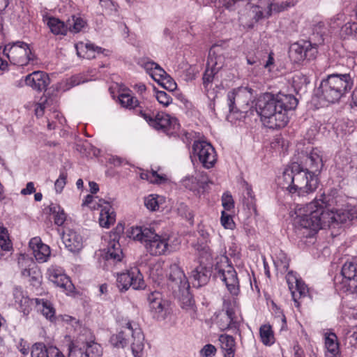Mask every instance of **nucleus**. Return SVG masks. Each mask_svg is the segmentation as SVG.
I'll return each instance as SVG.
<instances>
[{
    "instance_id": "1",
    "label": "nucleus",
    "mask_w": 357,
    "mask_h": 357,
    "mask_svg": "<svg viewBox=\"0 0 357 357\" xmlns=\"http://www.w3.org/2000/svg\"><path fill=\"white\" fill-rule=\"evenodd\" d=\"M323 166L321 151L314 149L305 155L302 164L292 162L288 165L278 178V183L290 193L305 197L317 188L318 175Z\"/></svg>"
},
{
    "instance_id": "2",
    "label": "nucleus",
    "mask_w": 357,
    "mask_h": 357,
    "mask_svg": "<svg viewBox=\"0 0 357 357\" xmlns=\"http://www.w3.org/2000/svg\"><path fill=\"white\" fill-rule=\"evenodd\" d=\"M327 197L323 194L321 198L315 199L304 207L297 208L294 218L296 229L309 231L306 234L308 236L311 232H317L321 229L330 227L333 223L346 221L347 215L327 208Z\"/></svg>"
},
{
    "instance_id": "3",
    "label": "nucleus",
    "mask_w": 357,
    "mask_h": 357,
    "mask_svg": "<svg viewBox=\"0 0 357 357\" xmlns=\"http://www.w3.org/2000/svg\"><path fill=\"white\" fill-rule=\"evenodd\" d=\"M298 102L291 94L266 93L258 98L256 111L265 126L271 129L280 128L287 124V112L296 109Z\"/></svg>"
},
{
    "instance_id": "4",
    "label": "nucleus",
    "mask_w": 357,
    "mask_h": 357,
    "mask_svg": "<svg viewBox=\"0 0 357 357\" xmlns=\"http://www.w3.org/2000/svg\"><path fill=\"white\" fill-rule=\"evenodd\" d=\"M354 81L349 73L332 74L321 83L324 98L328 102H337L353 86Z\"/></svg>"
},
{
    "instance_id": "5",
    "label": "nucleus",
    "mask_w": 357,
    "mask_h": 357,
    "mask_svg": "<svg viewBox=\"0 0 357 357\" xmlns=\"http://www.w3.org/2000/svg\"><path fill=\"white\" fill-rule=\"evenodd\" d=\"M137 112L143 117L146 121L153 128L162 130L168 135L172 134L179 128V124L176 118L171 117L164 112H158L157 114L150 111L137 109Z\"/></svg>"
},
{
    "instance_id": "6",
    "label": "nucleus",
    "mask_w": 357,
    "mask_h": 357,
    "mask_svg": "<svg viewBox=\"0 0 357 357\" xmlns=\"http://www.w3.org/2000/svg\"><path fill=\"white\" fill-rule=\"evenodd\" d=\"M222 66V56H217L210 52L207 60L206 68L202 77L204 91L209 98H214L216 96V91L213 87V82Z\"/></svg>"
},
{
    "instance_id": "7",
    "label": "nucleus",
    "mask_w": 357,
    "mask_h": 357,
    "mask_svg": "<svg viewBox=\"0 0 357 357\" xmlns=\"http://www.w3.org/2000/svg\"><path fill=\"white\" fill-rule=\"evenodd\" d=\"M3 54L10 63L21 66L26 65L29 61L34 59V55L29 45L22 41H17L13 44L5 45Z\"/></svg>"
},
{
    "instance_id": "8",
    "label": "nucleus",
    "mask_w": 357,
    "mask_h": 357,
    "mask_svg": "<svg viewBox=\"0 0 357 357\" xmlns=\"http://www.w3.org/2000/svg\"><path fill=\"white\" fill-rule=\"evenodd\" d=\"M144 246L146 250L153 256L164 255L172 252V246L169 244V236L159 235L153 230L147 237Z\"/></svg>"
},
{
    "instance_id": "9",
    "label": "nucleus",
    "mask_w": 357,
    "mask_h": 357,
    "mask_svg": "<svg viewBox=\"0 0 357 357\" xmlns=\"http://www.w3.org/2000/svg\"><path fill=\"white\" fill-rule=\"evenodd\" d=\"M317 53V45H312L311 42L307 40H301L292 44L289 51V57L295 63L305 59L312 60L316 58Z\"/></svg>"
},
{
    "instance_id": "10",
    "label": "nucleus",
    "mask_w": 357,
    "mask_h": 357,
    "mask_svg": "<svg viewBox=\"0 0 357 357\" xmlns=\"http://www.w3.org/2000/svg\"><path fill=\"white\" fill-rule=\"evenodd\" d=\"M117 286L121 290H128L130 287L134 289H143L145 287L143 276L137 267L118 274Z\"/></svg>"
},
{
    "instance_id": "11",
    "label": "nucleus",
    "mask_w": 357,
    "mask_h": 357,
    "mask_svg": "<svg viewBox=\"0 0 357 357\" xmlns=\"http://www.w3.org/2000/svg\"><path fill=\"white\" fill-rule=\"evenodd\" d=\"M193 150L199 162L206 169L212 168L217 161V154L213 146L205 141L195 142Z\"/></svg>"
},
{
    "instance_id": "12",
    "label": "nucleus",
    "mask_w": 357,
    "mask_h": 357,
    "mask_svg": "<svg viewBox=\"0 0 357 357\" xmlns=\"http://www.w3.org/2000/svg\"><path fill=\"white\" fill-rule=\"evenodd\" d=\"M47 275L50 282L56 287L61 288L67 294L74 291L75 287L73 284L61 267L50 266L47 269Z\"/></svg>"
},
{
    "instance_id": "13",
    "label": "nucleus",
    "mask_w": 357,
    "mask_h": 357,
    "mask_svg": "<svg viewBox=\"0 0 357 357\" xmlns=\"http://www.w3.org/2000/svg\"><path fill=\"white\" fill-rule=\"evenodd\" d=\"M216 277L220 278L226 285L227 290L234 296L239 293V281L237 273L231 265L227 264L225 268H219Z\"/></svg>"
},
{
    "instance_id": "14",
    "label": "nucleus",
    "mask_w": 357,
    "mask_h": 357,
    "mask_svg": "<svg viewBox=\"0 0 357 357\" xmlns=\"http://www.w3.org/2000/svg\"><path fill=\"white\" fill-rule=\"evenodd\" d=\"M342 275L344 291L357 293V263L345 262L342 268Z\"/></svg>"
},
{
    "instance_id": "15",
    "label": "nucleus",
    "mask_w": 357,
    "mask_h": 357,
    "mask_svg": "<svg viewBox=\"0 0 357 357\" xmlns=\"http://www.w3.org/2000/svg\"><path fill=\"white\" fill-rule=\"evenodd\" d=\"M21 82L32 89L41 92L47 89L50 80L46 73L38 70L27 75Z\"/></svg>"
},
{
    "instance_id": "16",
    "label": "nucleus",
    "mask_w": 357,
    "mask_h": 357,
    "mask_svg": "<svg viewBox=\"0 0 357 357\" xmlns=\"http://www.w3.org/2000/svg\"><path fill=\"white\" fill-rule=\"evenodd\" d=\"M251 98L252 89L248 87H239L229 92L227 100L229 110L233 111L236 104L240 107L248 105Z\"/></svg>"
},
{
    "instance_id": "17",
    "label": "nucleus",
    "mask_w": 357,
    "mask_h": 357,
    "mask_svg": "<svg viewBox=\"0 0 357 357\" xmlns=\"http://www.w3.org/2000/svg\"><path fill=\"white\" fill-rule=\"evenodd\" d=\"M29 247L38 262H46L49 259L51 254L50 248L43 243L39 237L32 238L29 241Z\"/></svg>"
},
{
    "instance_id": "18",
    "label": "nucleus",
    "mask_w": 357,
    "mask_h": 357,
    "mask_svg": "<svg viewBox=\"0 0 357 357\" xmlns=\"http://www.w3.org/2000/svg\"><path fill=\"white\" fill-rule=\"evenodd\" d=\"M98 206L101 208L99 223L102 227L109 228L116 221V213L108 202L99 199Z\"/></svg>"
},
{
    "instance_id": "19",
    "label": "nucleus",
    "mask_w": 357,
    "mask_h": 357,
    "mask_svg": "<svg viewBox=\"0 0 357 357\" xmlns=\"http://www.w3.org/2000/svg\"><path fill=\"white\" fill-rule=\"evenodd\" d=\"M126 328L131 333L132 337L136 341L132 344V351L135 357H142V351L144 349V335L141 329L136 324L134 326L130 321L126 323Z\"/></svg>"
},
{
    "instance_id": "20",
    "label": "nucleus",
    "mask_w": 357,
    "mask_h": 357,
    "mask_svg": "<svg viewBox=\"0 0 357 357\" xmlns=\"http://www.w3.org/2000/svg\"><path fill=\"white\" fill-rule=\"evenodd\" d=\"M66 248L72 252H77L82 248V238L75 231L67 229L62 236Z\"/></svg>"
},
{
    "instance_id": "21",
    "label": "nucleus",
    "mask_w": 357,
    "mask_h": 357,
    "mask_svg": "<svg viewBox=\"0 0 357 357\" xmlns=\"http://www.w3.org/2000/svg\"><path fill=\"white\" fill-rule=\"evenodd\" d=\"M169 270V278L177 285L179 291L189 289L190 284L183 270L176 264L171 265Z\"/></svg>"
},
{
    "instance_id": "22",
    "label": "nucleus",
    "mask_w": 357,
    "mask_h": 357,
    "mask_svg": "<svg viewBox=\"0 0 357 357\" xmlns=\"http://www.w3.org/2000/svg\"><path fill=\"white\" fill-rule=\"evenodd\" d=\"M123 257V251L119 241H116L115 240L110 241L105 254L106 260L112 263H116L121 261Z\"/></svg>"
},
{
    "instance_id": "23",
    "label": "nucleus",
    "mask_w": 357,
    "mask_h": 357,
    "mask_svg": "<svg viewBox=\"0 0 357 357\" xmlns=\"http://www.w3.org/2000/svg\"><path fill=\"white\" fill-rule=\"evenodd\" d=\"M221 349L224 351L225 357H234L236 343L234 338L227 334H222L219 337Z\"/></svg>"
},
{
    "instance_id": "24",
    "label": "nucleus",
    "mask_w": 357,
    "mask_h": 357,
    "mask_svg": "<svg viewBox=\"0 0 357 357\" xmlns=\"http://www.w3.org/2000/svg\"><path fill=\"white\" fill-rule=\"evenodd\" d=\"M210 276V270L202 265L197 266L192 271V277L194 278L195 282H197V284L194 283L193 285L201 287L206 284L208 282Z\"/></svg>"
},
{
    "instance_id": "25",
    "label": "nucleus",
    "mask_w": 357,
    "mask_h": 357,
    "mask_svg": "<svg viewBox=\"0 0 357 357\" xmlns=\"http://www.w3.org/2000/svg\"><path fill=\"white\" fill-rule=\"evenodd\" d=\"M235 313L236 310L234 307H227L225 313L218 321L221 330L224 331L237 326Z\"/></svg>"
},
{
    "instance_id": "26",
    "label": "nucleus",
    "mask_w": 357,
    "mask_h": 357,
    "mask_svg": "<svg viewBox=\"0 0 357 357\" xmlns=\"http://www.w3.org/2000/svg\"><path fill=\"white\" fill-rule=\"evenodd\" d=\"M150 308L153 317L158 320L165 319L169 313V303L165 299L155 303Z\"/></svg>"
},
{
    "instance_id": "27",
    "label": "nucleus",
    "mask_w": 357,
    "mask_h": 357,
    "mask_svg": "<svg viewBox=\"0 0 357 357\" xmlns=\"http://www.w3.org/2000/svg\"><path fill=\"white\" fill-rule=\"evenodd\" d=\"M325 347L327 357H336L339 354L337 337L333 333L325 334Z\"/></svg>"
},
{
    "instance_id": "28",
    "label": "nucleus",
    "mask_w": 357,
    "mask_h": 357,
    "mask_svg": "<svg viewBox=\"0 0 357 357\" xmlns=\"http://www.w3.org/2000/svg\"><path fill=\"white\" fill-rule=\"evenodd\" d=\"M47 25L54 35L66 36L68 33V25L64 22L54 17L47 19Z\"/></svg>"
},
{
    "instance_id": "29",
    "label": "nucleus",
    "mask_w": 357,
    "mask_h": 357,
    "mask_svg": "<svg viewBox=\"0 0 357 357\" xmlns=\"http://www.w3.org/2000/svg\"><path fill=\"white\" fill-rule=\"evenodd\" d=\"M36 306L43 315L51 321L55 319V310L52 303L47 300L36 298Z\"/></svg>"
},
{
    "instance_id": "30",
    "label": "nucleus",
    "mask_w": 357,
    "mask_h": 357,
    "mask_svg": "<svg viewBox=\"0 0 357 357\" xmlns=\"http://www.w3.org/2000/svg\"><path fill=\"white\" fill-rule=\"evenodd\" d=\"M152 229L149 228H142V227H132L129 231V237L133 238L134 240L141 241L144 244L147 237L150 234Z\"/></svg>"
},
{
    "instance_id": "31",
    "label": "nucleus",
    "mask_w": 357,
    "mask_h": 357,
    "mask_svg": "<svg viewBox=\"0 0 357 357\" xmlns=\"http://www.w3.org/2000/svg\"><path fill=\"white\" fill-rule=\"evenodd\" d=\"M68 31L77 33H79L86 25V22L81 17L73 15L66 22Z\"/></svg>"
},
{
    "instance_id": "32",
    "label": "nucleus",
    "mask_w": 357,
    "mask_h": 357,
    "mask_svg": "<svg viewBox=\"0 0 357 357\" xmlns=\"http://www.w3.org/2000/svg\"><path fill=\"white\" fill-rule=\"evenodd\" d=\"M261 341L264 345H271L275 342L273 332L270 325H262L259 328Z\"/></svg>"
},
{
    "instance_id": "33",
    "label": "nucleus",
    "mask_w": 357,
    "mask_h": 357,
    "mask_svg": "<svg viewBox=\"0 0 357 357\" xmlns=\"http://www.w3.org/2000/svg\"><path fill=\"white\" fill-rule=\"evenodd\" d=\"M297 1L295 0H287L281 3H273L268 6V10L267 12L268 16L271 15V13L276 12L280 13L288 8L295 6Z\"/></svg>"
},
{
    "instance_id": "34",
    "label": "nucleus",
    "mask_w": 357,
    "mask_h": 357,
    "mask_svg": "<svg viewBox=\"0 0 357 357\" xmlns=\"http://www.w3.org/2000/svg\"><path fill=\"white\" fill-rule=\"evenodd\" d=\"M50 347H46L43 343H36L32 346L31 357H51Z\"/></svg>"
},
{
    "instance_id": "35",
    "label": "nucleus",
    "mask_w": 357,
    "mask_h": 357,
    "mask_svg": "<svg viewBox=\"0 0 357 357\" xmlns=\"http://www.w3.org/2000/svg\"><path fill=\"white\" fill-rule=\"evenodd\" d=\"M50 211L53 215L54 224L61 226L66 220V215L64 210L58 205L51 206Z\"/></svg>"
},
{
    "instance_id": "36",
    "label": "nucleus",
    "mask_w": 357,
    "mask_h": 357,
    "mask_svg": "<svg viewBox=\"0 0 357 357\" xmlns=\"http://www.w3.org/2000/svg\"><path fill=\"white\" fill-rule=\"evenodd\" d=\"M0 248L3 251H11L13 246L9 239L8 230L5 227H0Z\"/></svg>"
},
{
    "instance_id": "37",
    "label": "nucleus",
    "mask_w": 357,
    "mask_h": 357,
    "mask_svg": "<svg viewBox=\"0 0 357 357\" xmlns=\"http://www.w3.org/2000/svg\"><path fill=\"white\" fill-rule=\"evenodd\" d=\"M119 100L123 107L130 109L135 108L138 104V100L129 93L120 94Z\"/></svg>"
},
{
    "instance_id": "38",
    "label": "nucleus",
    "mask_w": 357,
    "mask_h": 357,
    "mask_svg": "<svg viewBox=\"0 0 357 357\" xmlns=\"http://www.w3.org/2000/svg\"><path fill=\"white\" fill-rule=\"evenodd\" d=\"M286 280L288 284L289 289L291 293L293 300L294 303H297V294L294 290V286L301 280L298 278L295 273L291 271L289 272L286 275Z\"/></svg>"
},
{
    "instance_id": "39",
    "label": "nucleus",
    "mask_w": 357,
    "mask_h": 357,
    "mask_svg": "<svg viewBox=\"0 0 357 357\" xmlns=\"http://www.w3.org/2000/svg\"><path fill=\"white\" fill-rule=\"evenodd\" d=\"M84 354H86L87 357H101L102 349L99 344L93 342L88 344L86 351H84Z\"/></svg>"
},
{
    "instance_id": "40",
    "label": "nucleus",
    "mask_w": 357,
    "mask_h": 357,
    "mask_svg": "<svg viewBox=\"0 0 357 357\" xmlns=\"http://www.w3.org/2000/svg\"><path fill=\"white\" fill-rule=\"evenodd\" d=\"M294 290L297 294V303H295L296 306H299L298 300L301 298L306 297L309 294V289L303 281L300 280L295 286Z\"/></svg>"
},
{
    "instance_id": "41",
    "label": "nucleus",
    "mask_w": 357,
    "mask_h": 357,
    "mask_svg": "<svg viewBox=\"0 0 357 357\" xmlns=\"http://www.w3.org/2000/svg\"><path fill=\"white\" fill-rule=\"evenodd\" d=\"M141 178L142 179L149 180L151 183H162L166 178L161 175H159L155 171L152 170L150 172L142 173Z\"/></svg>"
},
{
    "instance_id": "42",
    "label": "nucleus",
    "mask_w": 357,
    "mask_h": 357,
    "mask_svg": "<svg viewBox=\"0 0 357 357\" xmlns=\"http://www.w3.org/2000/svg\"><path fill=\"white\" fill-rule=\"evenodd\" d=\"M111 342L116 347H124L128 344L125 332L121 331L118 334L112 335Z\"/></svg>"
},
{
    "instance_id": "43",
    "label": "nucleus",
    "mask_w": 357,
    "mask_h": 357,
    "mask_svg": "<svg viewBox=\"0 0 357 357\" xmlns=\"http://www.w3.org/2000/svg\"><path fill=\"white\" fill-rule=\"evenodd\" d=\"M157 199V195H149L144 199V205L148 209L151 211H156L159 208V204Z\"/></svg>"
},
{
    "instance_id": "44",
    "label": "nucleus",
    "mask_w": 357,
    "mask_h": 357,
    "mask_svg": "<svg viewBox=\"0 0 357 357\" xmlns=\"http://www.w3.org/2000/svg\"><path fill=\"white\" fill-rule=\"evenodd\" d=\"M275 266L281 272L286 271L289 268V260L287 257L282 254L274 261Z\"/></svg>"
},
{
    "instance_id": "45",
    "label": "nucleus",
    "mask_w": 357,
    "mask_h": 357,
    "mask_svg": "<svg viewBox=\"0 0 357 357\" xmlns=\"http://www.w3.org/2000/svg\"><path fill=\"white\" fill-rule=\"evenodd\" d=\"M155 98L163 106H168L172 101V98L166 92L158 91L155 93Z\"/></svg>"
},
{
    "instance_id": "46",
    "label": "nucleus",
    "mask_w": 357,
    "mask_h": 357,
    "mask_svg": "<svg viewBox=\"0 0 357 357\" xmlns=\"http://www.w3.org/2000/svg\"><path fill=\"white\" fill-rule=\"evenodd\" d=\"M220 222L222 225L227 229H233L235 226L231 216L227 214L225 211H222Z\"/></svg>"
},
{
    "instance_id": "47",
    "label": "nucleus",
    "mask_w": 357,
    "mask_h": 357,
    "mask_svg": "<svg viewBox=\"0 0 357 357\" xmlns=\"http://www.w3.org/2000/svg\"><path fill=\"white\" fill-rule=\"evenodd\" d=\"M106 50L102 47L95 46L91 43V47L88 48V51L84 55V59H91L96 57V54H103Z\"/></svg>"
},
{
    "instance_id": "48",
    "label": "nucleus",
    "mask_w": 357,
    "mask_h": 357,
    "mask_svg": "<svg viewBox=\"0 0 357 357\" xmlns=\"http://www.w3.org/2000/svg\"><path fill=\"white\" fill-rule=\"evenodd\" d=\"M159 84L169 91H174L177 87L176 83L169 75H167Z\"/></svg>"
},
{
    "instance_id": "49",
    "label": "nucleus",
    "mask_w": 357,
    "mask_h": 357,
    "mask_svg": "<svg viewBox=\"0 0 357 357\" xmlns=\"http://www.w3.org/2000/svg\"><path fill=\"white\" fill-rule=\"evenodd\" d=\"M222 205L225 211H231L234 207L232 196L229 192H225L222 197Z\"/></svg>"
},
{
    "instance_id": "50",
    "label": "nucleus",
    "mask_w": 357,
    "mask_h": 357,
    "mask_svg": "<svg viewBox=\"0 0 357 357\" xmlns=\"http://www.w3.org/2000/svg\"><path fill=\"white\" fill-rule=\"evenodd\" d=\"M188 290L187 291H181L183 293H186V295H183L181 298V307L186 310L192 307L194 305V301L192 296L189 294Z\"/></svg>"
},
{
    "instance_id": "51",
    "label": "nucleus",
    "mask_w": 357,
    "mask_h": 357,
    "mask_svg": "<svg viewBox=\"0 0 357 357\" xmlns=\"http://www.w3.org/2000/svg\"><path fill=\"white\" fill-rule=\"evenodd\" d=\"M167 73L158 64V66L150 73V76L158 83L162 80Z\"/></svg>"
},
{
    "instance_id": "52",
    "label": "nucleus",
    "mask_w": 357,
    "mask_h": 357,
    "mask_svg": "<svg viewBox=\"0 0 357 357\" xmlns=\"http://www.w3.org/2000/svg\"><path fill=\"white\" fill-rule=\"evenodd\" d=\"M67 174L66 172H61L59 177L56 180L54 183V187L56 192L60 193L62 192L66 184Z\"/></svg>"
},
{
    "instance_id": "53",
    "label": "nucleus",
    "mask_w": 357,
    "mask_h": 357,
    "mask_svg": "<svg viewBox=\"0 0 357 357\" xmlns=\"http://www.w3.org/2000/svg\"><path fill=\"white\" fill-rule=\"evenodd\" d=\"M88 82L86 79H85L82 75H76L72 76L69 79H68V89L79 85L80 84H83Z\"/></svg>"
},
{
    "instance_id": "54",
    "label": "nucleus",
    "mask_w": 357,
    "mask_h": 357,
    "mask_svg": "<svg viewBox=\"0 0 357 357\" xmlns=\"http://www.w3.org/2000/svg\"><path fill=\"white\" fill-rule=\"evenodd\" d=\"M216 348L211 344H206L200 351V354L204 357H213L216 353Z\"/></svg>"
},
{
    "instance_id": "55",
    "label": "nucleus",
    "mask_w": 357,
    "mask_h": 357,
    "mask_svg": "<svg viewBox=\"0 0 357 357\" xmlns=\"http://www.w3.org/2000/svg\"><path fill=\"white\" fill-rule=\"evenodd\" d=\"M91 47V43H84L79 42L75 45V49L78 56L84 58V54L88 51V48Z\"/></svg>"
},
{
    "instance_id": "56",
    "label": "nucleus",
    "mask_w": 357,
    "mask_h": 357,
    "mask_svg": "<svg viewBox=\"0 0 357 357\" xmlns=\"http://www.w3.org/2000/svg\"><path fill=\"white\" fill-rule=\"evenodd\" d=\"M100 4L102 8H105L108 12H116L118 6L115 4L112 0H99Z\"/></svg>"
},
{
    "instance_id": "57",
    "label": "nucleus",
    "mask_w": 357,
    "mask_h": 357,
    "mask_svg": "<svg viewBox=\"0 0 357 357\" xmlns=\"http://www.w3.org/2000/svg\"><path fill=\"white\" fill-rule=\"evenodd\" d=\"M147 299L149 303L150 307L153 306L155 303H158L160 301H162V296L160 291H154L149 294Z\"/></svg>"
},
{
    "instance_id": "58",
    "label": "nucleus",
    "mask_w": 357,
    "mask_h": 357,
    "mask_svg": "<svg viewBox=\"0 0 357 357\" xmlns=\"http://www.w3.org/2000/svg\"><path fill=\"white\" fill-rule=\"evenodd\" d=\"M69 357H87L84 354V350L77 346L70 345L69 347Z\"/></svg>"
},
{
    "instance_id": "59",
    "label": "nucleus",
    "mask_w": 357,
    "mask_h": 357,
    "mask_svg": "<svg viewBox=\"0 0 357 357\" xmlns=\"http://www.w3.org/2000/svg\"><path fill=\"white\" fill-rule=\"evenodd\" d=\"M342 31H345L347 34H355L357 36V23H346L342 27Z\"/></svg>"
},
{
    "instance_id": "60",
    "label": "nucleus",
    "mask_w": 357,
    "mask_h": 357,
    "mask_svg": "<svg viewBox=\"0 0 357 357\" xmlns=\"http://www.w3.org/2000/svg\"><path fill=\"white\" fill-rule=\"evenodd\" d=\"M22 274L24 277H30L31 274H34L35 275L33 277L34 280H38L40 277V273L37 271L34 267L23 269Z\"/></svg>"
},
{
    "instance_id": "61",
    "label": "nucleus",
    "mask_w": 357,
    "mask_h": 357,
    "mask_svg": "<svg viewBox=\"0 0 357 357\" xmlns=\"http://www.w3.org/2000/svg\"><path fill=\"white\" fill-rule=\"evenodd\" d=\"M253 17L256 21H259L264 17V13L261 10L260 8L257 6H253L251 7Z\"/></svg>"
},
{
    "instance_id": "62",
    "label": "nucleus",
    "mask_w": 357,
    "mask_h": 357,
    "mask_svg": "<svg viewBox=\"0 0 357 357\" xmlns=\"http://www.w3.org/2000/svg\"><path fill=\"white\" fill-rule=\"evenodd\" d=\"M35 191H36V189H35L33 183L29 182V183H27L26 188L21 190V194L24 195H31V194L35 192Z\"/></svg>"
},
{
    "instance_id": "63",
    "label": "nucleus",
    "mask_w": 357,
    "mask_h": 357,
    "mask_svg": "<svg viewBox=\"0 0 357 357\" xmlns=\"http://www.w3.org/2000/svg\"><path fill=\"white\" fill-rule=\"evenodd\" d=\"M45 101L43 102H40L36 105L35 109V113L37 116H41L44 114V110L45 108Z\"/></svg>"
},
{
    "instance_id": "64",
    "label": "nucleus",
    "mask_w": 357,
    "mask_h": 357,
    "mask_svg": "<svg viewBox=\"0 0 357 357\" xmlns=\"http://www.w3.org/2000/svg\"><path fill=\"white\" fill-rule=\"evenodd\" d=\"M349 339L350 343L357 347V328H356L352 333L348 337Z\"/></svg>"
}]
</instances>
